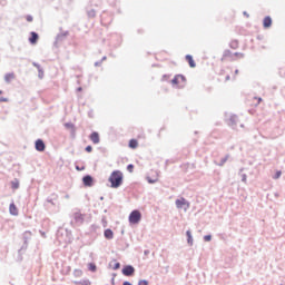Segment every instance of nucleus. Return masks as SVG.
Masks as SVG:
<instances>
[{
  "mask_svg": "<svg viewBox=\"0 0 285 285\" xmlns=\"http://www.w3.org/2000/svg\"><path fill=\"white\" fill-rule=\"evenodd\" d=\"M109 183L111 185V188H119L121 184H124V173L120 170H115L109 176Z\"/></svg>",
  "mask_w": 285,
  "mask_h": 285,
  "instance_id": "1",
  "label": "nucleus"
},
{
  "mask_svg": "<svg viewBox=\"0 0 285 285\" xmlns=\"http://www.w3.org/2000/svg\"><path fill=\"white\" fill-rule=\"evenodd\" d=\"M171 86H175V88H186V77L176 75L171 80Z\"/></svg>",
  "mask_w": 285,
  "mask_h": 285,
  "instance_id": "2",
  "label": "nucleus"
},
{
  "mask_svg": "<svg viewBox=\"0 0 285 285\" xmlns=\"http://www.w3.org/2000/svg\"><path fill=\"white\" fill-rule=\"evenodd\" d=\"M129 222L131 224H139L141 222V213L139 210H134L129 215Z\"/></svg>",
  "mask_w": 285,
  "mask_h": 285,
  "instance_id": "3",
  "label": "nucleus"
},
{
  "mask_svg": "<svg viewBox=\"0 0 285 285\" xmlns=\"http://www.w3.org/2000/svg\"><path fill=\"white\" fill-rule=\"evenodd\" d=\"M148 184H157L159 181V173L157 170H151L147 176Z\"/></svg>",
  "mask_w": 285,
  "mask_h": 285,
  "instance_id": "4",
  "label": "nucleus"
},
{
  "mask_svg": "<svg viewBox=\"0 0 285 285\" xmlns=\"http://www.w3.org/2000/svg\"><path fill=\"white\" fill-rule=\"evenodd\" d=\"M177 208H184V210H188L190 208V203L186 200V198H179L176 200Z\"/></svg>",
  "mask_w": 285,
  "mask_h": 285,
  "instance_id": "5",
  "label": "nucleus"
},
{
  "mask_svg": "<svg viewBox=\"0 0 285 285\" xmlns=\"http://www.w3.org/2000/svg\"><path fill=\"white\" fill-rule=\"evenodd\" d=\"M122 275L126 277H130V275H135V267L127 265L122 268Z\"/></svg>",
  "mask_w": 285,
  "mask_h": 285,
  "instance_id": "6",
  "label": "nucleus"
},
{
  "mask_svg": "<svg viewBox=\"0 0 285 285\" xmlns=\"http://www.w3.org/2000/svg\"><path fill=\"white\" fill-rule=\"evenodd\" d=\"M37 41H39V35L35 31L30 33L29 42L31 46H37Z\"/></svg>",
  "mask_w": 285,
  "mask_h": 285,
  "instance_id": "7",
  "label": "nucleus"
},
{
  "mask_svg": "<svg viewBox=\"0 0 285 285\" xmlns=\"http://www.w3.org/2000/svg\"><path fill=\"white\" fill-rule=\"evenodd\" d=\"M36 150H38V153H43V150H46V144L43 142V140L38 139L36 141Z\"/></svg>",
  "mask_w": 285,
  "mask_h": 285,
  "instance_id": "8",
  "label": "nucleus"
},
{
  "mask_svg": "<svg viewBox=\"0 0 285 285\" xmlns=\"http://www.w3.org/2000/svg\"><path fill=\"white\" fill-rule=\"evenodd\" d=\"M90 141H92V144H99L100 138H99V132L94 131L90 136H89Z\"/></svg>",
  "mask_w": 285,
  "mask_h": 285,
  "instance_id": "9",
  "label": "nucleus"
},
{
  "mask_svg": "<svg viewBox=\"0 0 285 285\" xmlns=\"http://www.w3.org/2000/svg\"><path fill=\"white\" fill-rule=\"evenodd\" d=\"M185 59H186L187 63H189V67L197 68V63H195V59H193V56L187 55L185 57Z\"/></svg>",
  "mask_w": 285,
  "mask_h": 285,
  "instance_id": "10",
  "label": "nucleus"
},
{
  "mask_svg": "<svg viewBox=\"0 0 285 285\" xmlns=\"http://www.w3.org/2000/svg\"><path fill=\"white\" fill-rule=\"evenodd\" d=\"M263 26L264 28H271V26H273V19H271V17H265L263 20Z\"/></svg>",
  "mask_w": 285,
  "mask_h": 285,
  "instance_id": "11",
  "label": "nucleus"
},
{
  "mask_svg": "<svg viewBox=\"0 0 285 285\" xmlns=\"http://www.w3.org/2000/svg\"><path fill=\"white\" fill-rule=\"evenodd\" d=\"M9 213L11 215H19V209L17 208V205L14 203L10 204L9 206Z\"/></svg>",
  "mask_w": 285,
  "mask_h": 285,
  "instance_id": "12",
  "label": "nucleus"
},
{
  "mask_svg": "<svg viewBox=\"0 0 285 285\" xmlns=\"http://www.w3.org/2000/svg\"><path fill=\"white\" fill-rule=\"evenodd\" d=\"M139 147V141H137V139H130L129 140V148H131L132 150H135L136 148Z\"/></svg>",
  "mask_w": 285,
  "mask_h": 285,
  "instance_id": "13",
  "label": "nucleus"
},
{
  "mask_svg": "<svg viewBox=\"0 0 285 285\" xmlns=\"http://www.w3.org/2000/svg\"><path fill=\"white\" fill-rule=\"evenodd\" d=\"M82 181L85 186H92V178L90 176H85Z\"/></svg>",
  "mask_w": 285,
  "mask_h": 285,
  "instance_id": "14",
  "label": "nucleus"
},
{
  "mask_svg": "<svg viewBox=\"0 0 285 285\" xmlns=\"http://www.w3.org/2000/svg\"><path fill=\"white\" fill-rule=\"evenodd\" d=\"M105 237L106 239H112V237H115V233H112L111 229H106Z\"/></svg>",
  "mask_w": 285,
  "mask_h": 285,
  "instance_id": "15",
  "label": "nucleus"
},
{
  "mask_svg": "<svg viewBox=\"0 0 285 285\" xmlns=\"http://www.w3.org/2000/svg\"><path fill=\"white\" fill-rule=\"evenodd\" d=\"M187 235V242L190 246H193V234L190 233V230L186 232Z\"/></svg>",
  "mask_w": 285,
  "mask_h": 285,
  "instance_id": "16",
  "label": "nucleus"
},
{
  "mask_svg": "<svg viewBox=\"0 0 285 285\" xmlns=\"http://www.w3.org/2000/svg\"><path fill=\"white\" fill-rule=\"evenodd\" d=\"M88 268L91 273H97V265L95 263H89Z\"/></svg>",
  "mask_w": 285,
  "mask_h": 285,
  "instance_id": "17",
  "label": "nucleus"
},
{
  "mask_svg": "<svg viewBox=\"0 0 285 285\" xmlns=\"http://www.w3.org/2000/svg\"><path fill=\"white\" fill-rule=\"evenodd\" d=\"M11 188H13V190H17V188H19V180H13L11 183Z\"/></svg>",
  "mask_w": 285,
  "mask_h": 285,
  "instance_id": "18",
  "label": "nucleus"
},
{
  "mask_svg": "<svg viewBox=\"0 0 285 285\" xmlns=\"http://www.w3.org/2000/svg\"><path fill=\"white\" fill-rule=\"evenodd\" d=\"M78 284L79 285H90L92 283L90 282V279H83V281L78 282Z\"/></svg>",
  "mask_w": 285,
  "mask_h": 285,
  "instance_id": "19",
  "label": "nucleus"
},
{
  "mask_svg": "<svg viewBox=\"0 0 285 285\" xmlns=\"http://www.w3.org/2000/svg\"><path fill=\"white\" fill-rule=\"evenodd\" d=\"M119 268H121V264L115 262L114 271H119Z\"/></svg>",
  "mask_w": 285,
  "mask_h": 285,
  "instance_id": "20",
  "label": "nucleus"
},
{
  "mask_svg": "<svg viewBox=\"0 0 285 285\" xmlns=\"http://www.w3.org/2000/svg\"><path fill=\"white\" fill-rule=\"evenodd\" d=\"M127 170H128V173H132V170H135V166L134 165H128Z\"/></svg>",
  "mask_w": 285,
  "mask_h": 285,
  "instance_id": "21",
  "label": "nucleus"
},
{
  "mask_svg": "<svg viewBox=\"0 0 285 285\" xmlns=\"http://www.w3.org/2000/svg\"><path fill=\"white\" fill-rule=\"evenodd\" d=\"M254 100L256 101V106H259V104H262V98L255 97Z\"/></svg>",
  "mask_w": 285,
  "mask_h": 285,
  "instance_id": "22",
  "label": "nucleus"
},
{
  "mask_svg": "<svg viewBox=\"0 0 285 285\" xmlns=\"http://www.w3.org/2000/svg\"><path fill=\"white\" fill-rule=\"evenodd\" d=\"M282 177V171H277L276 175L274 176V179H279Z\"/></svg>",
  "mask_w": 285,
  "mask_h": 285,
  "instance_id": "23",
  "label": "nucleus"
},
{
  "mask_svg": "<svg viewBox=\"0 0 285 285\" xmlns=\"http://www.w3.org/2000/svg\"><path fill=\"white\" fill-rule=\"evenodd\" d=\"M204 239H205V242H210V239H213V237L210 235H206V236H204Z\"/></svg>",
  "mask_w": 285,
  "mask_h": 285,
  "instance_id": "24",
  "label": "nucleus"
},
{
  "mask_svg": "<svg viewBox=\"0 0 285 285\" xmlns=\"http://www.w3.org/2000/svg\"><path fill=\"white\" fill-rule=\"evenodd\" d=\"M86 151H87V153H92V146H87V147H86Z\"/></svg>",
  "mask_w": 285,
  "mask_h": 285,
  "instance_id": "25",
  "label": "nucleus"
},
{
  "mask_svg": "<svg viewBox=\"0 0 285 285\" xmlns=\"http://www.w3.org/2000/svg\"><path fill=\"white\" fill-rule=\"evenodd\" d=\"M138 285H148V281H139Z\"/></svg>",
  "mask_w": 285,
  "mask_h": 285,
  "instance_id": "26",
  "label": "nucleus"
},
{
  "mask_svg": "<svg viewBox=\"0 0 285 285\" xmlns=\"http://www.w3.org/2000/svg\"><path fill=\"white\" fill-rule=\"evenodd\" d=\"M26 20L30 23V22H32V16H27L26 17Z\"/></svg>",
  "mask_w": 285,
  "mask_h": 285,
  "instance_id": "27",
  "label": "nucleus"
},
{
  "mask_svg": "<svg viewBox=\"0 0 285 285\" xmlns=\"http://www.w3.org/2000/svg\"><path fill=\"white\" fill-rule=\"evenodd\" d=\"M66 128H75V125H72V124H66Z\"/></svg>",
  "mask_w": 285,
  "mask_h": 285,
  "instance_id": "28",
  "label": "nucleus"
},
{
  "mask_svg": "<svg viewBox=\"0 0 285 285\" xmlns=\"http://www.w3.org/2000/svg\"><path fill=\"white\" fill-rule=\"evenodd\" d=\"M13 78H14V75L7 76V79H13Z\"/></svg>",
  "mask_w": 285,
  "mask_h": 285,
  "instance_id": "29",
  "label": "nucleus"
},
{
  "mask_svg": "<svg viewBox=\"0 0 285 285\" xmlns=\"http://www.w3.org/2000/svg\"><path fill=\"white\" fill-rule=\"evenodd\" d=\"M228 55H230V51L225 52V57H228Z\"/></svg>",
  "mask_w": 285,
  "mask_h": 285,
  "instance_id": "30",
  "label": "nucleus"
},
{
  "mask_svg": "<svg viewBox=\"0 0 285 285\" xmlns=\"http://www.w3.org/2000/svg\"><path fill=\"white\" fill-rule=\"evenodd\" d=\"M235 75H239V70L236 69V70H235Z\"/></svg>",
  "mask_w": 285,
  "mask_h": 285,
  "instance_id": "31",
  "label": "nucleus"
},
{
  "mask_svg": "<svg viewBox=\"0 0 285 285\" xmlns=\"http://www.w3.org/2000/svg\"><path fill=\"white\" fill-rule=\"evenodd\" d=\"M124 285H132V284H130V283H128V282H125Z\"/></svg>",
  "mask_w": 285,
  "mask_h": 285,
  "instance_id": "32",
  "label": "nucleus"
}]
</instances>
